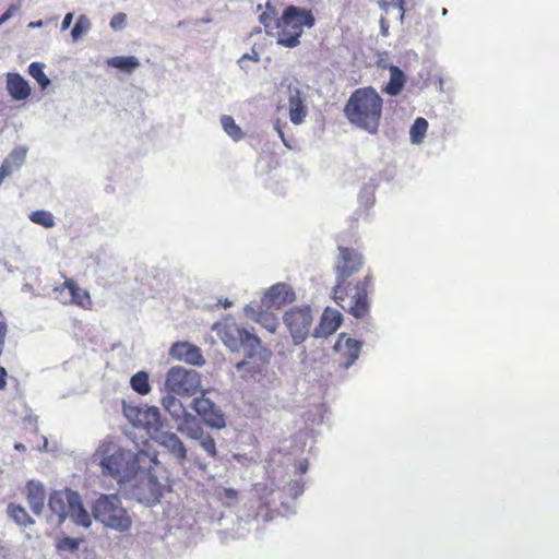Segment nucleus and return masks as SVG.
Returning a JSON list of instances; mask_svg holds the SVG:
<instances>
[{"mask_svg":"<svg viewBox=\"0 0 559 559\" xmlns=\"http://www.w3.org/2000/svg\"><path fill=\"white\" fill-rule=\"evenodd\" d=\"M308 115V107L305 103V98L297 88H289L288 97V116L289 120L294 124H300L305 121Z\"/></svg>","mask_w":559,"mask_h":559,"instance_id":"19","label":"nucleus"},{"mask_svg":"<svg viewBox=\"0 0 559 559\" xmlns=\"http://www.w3.org/2000/svg\"><path fill=\"white\" fill-rule=\"evenodd\" d=\"M248 362L247 361H239L236 364V369L240 372L242 371V369H245L247 367Z\"/></svg>","mask_w":559,"mask_h":559,"instance_id":"48","label":"nucleus"},{"mask_svg":"<svg viewBox=\"0 0 559 559\" xmlns=\"http://www.w3.org/2000/svg\"><path fill=\"white\" fill-rule=\"evenodd\" d=\"M69 514L76 525L90 527L92 524L90 513L84 509L78 492L69 493Z\"/></svg>","mask_w":559,"mask_h":559,"instance_id":"20","label":"nucleus"},{"mask_svg":"<svg viewBox=\"0 0 559 559\" xmlns=\"http://www.w3.org/2000/svg\"><path fill=\"white\" fill-rule=\"evenodd\" d=\"M20 2L10 4L7 11L0 16V26L4 24L7 21H9L11 17H13L14 14L20 10Z\"/></svg>","mask_w":559,"mask_h":559,"instance_id":"40","label":"nucleus"},{"mask_svg":"<svg viewBox=\"0 0 559 559\" xmlns=\"http://www.w3.org/2000/svg\"><path fill=\"white\" fill-rule=\"evenodd\" d=\"M404 84V72H391V79L382 91L391 96H395L402 91Z\"/></svg>","mask_w":559,"mask_h":559,"instance_id":"31","label":"nucleus"},{"mask_svg":"<svg viewBox=\"0 0 559 559\" xmlns=\"http://www.w3.org/2000/svg\"><path fill=\"white\" fill-rule=\"evenodd\" d=\"M334 349L338 355L340 365L344 368H348L358 358L361 349V343L346 336L345 333H342L334 345Z\"/></svg>","mask_w":559,"mask_h":559,"instance_id":"13","label":"nucleus"},{"mask_svg":"<svg viewBox=\"0 0 559 559\" xmlns=\"http://www.w3.org/2000/svg\"><path fill=\"white\" fill-rule=\"evenodd\" d=\"M276 129H277V131H278V134H280V135H281V138L283 139V138H284V133H283V131L281 130V128H280V127H277Z\"/></svg>","mask_w":559,"mask_h":559,"instance_id":"54","label":"nucleus"},{"mask_svg":"<svg viewBox=\"0 0 559 559\" xmlns=\"http://www.w3.org/2000/svg\"><path fill=\"white\" fill-rule=\"evenodd\" d=\"M26 500L34 514L41 513L46 500V490L40 483L31 480L26 485Z\"/></svg>","mask_w":559,"mask_h":559,"instance_id":"21","label":"nucleus"},{"mask_svg":"<svg viewBox=\"0 0 559 559\" xmlns=\"http://www.w3.org/2000/svg\"><path fill=\"white\" fill-rule=\"evenodd\" d=\"M221 123L224 131L234 140L240 141L243 138V133L240 127L235 122L234 118L230 116H223L221 118Z\"/></svg>","mask_w":559,"mask_h":559,"instance_id":"32","label":"nucleus"},{"mask_svg":"<svg viewBox=\"0 0 559 559\" xmlns=\"http://www.w3.org/2000/svg\"><path fill=\"white\" fill-rule=\"evenodd\" d=\"M72 20H73V13H67L61 23V28L62 29L69 28L72 23Z\"/></svg>","mask_w":559,"mask_h":559,"instance_id":"45","label":"nucleus"},{"mask_svg":"<svg viewBox=\"0 0 559 559\" xmlns=\"http://www.w3.org/2000/svg\"><path fill=\"white\" fill-rule=\"evenodd\" d=\"M94 518L106 526L127 532L131 528L132 520L127 510L122 508L117 495H103L93 506Z\"/></svg>","mask_w":559,"mask_h":559,"instance_id":"4","label":"nucleus"},{"mask_svg":"<svg viewBox=\"0 0 559 559\" xmlns=\"http://www.w3.org/2000/svg\"><path fill=\"white\" fill-rule=\"evenodd\" d=\"M84 542L83 538H73V537H61L56 542V549L58 551H76L81 544Z\"/></svg>","mask_w":559,"mask_h":559,"instance_id":"34","label":"nucleus"},{"mask_svg":"<svg viewBox=\"0 0 559 559\" xmlns=\"http://www.w3.org/2000/svg\"><path fill=\"white\" fill-rule=\"evenodd\" d=\"M245 313L249 319L259 323L271 333H275L280 325L276 316L270 311L257 310L252 306H247L245 308Z\"/></svg>","mask_w":559,"mask_h":559,"instance_id":"23","label":"nucleus"},{"mask_svg":"<svg viewBox=\"0 0 559 559\" xmlns=\"http://www.w3.org/2000/svg\"><path fill=\"white\" fill-rule=\"evenodd\" d=\"M38 82V84L41 86L43 90H45L49 84L50 81L46 76V72H29Z\"/></svg>","mask_w":559,"mask_h":559,"instance_id":"42","label":"nucleus"},{"mask_svg":"<svg viewBox=\"0 0 559 559\" xmlns=\"http://www.w3.org/2000/svg\"><path fill=\"white\" fill-rule=\"evenodd\" d=\"M44 68H45V64L41 62H32L28 66L27 70H44Z\"/></svg>","mask_w":559,"mask_h":559,"instance_id":"46","label":"nucleus"},{"mask_svg":"<svg viewBox=\"0 0 559 559\" xmlns=\"http://www.w3.org/2000/svg\"><path fill=\"white\" fill-rule=\"evenodd\" d=\"M150 461H151L154 465H157V464H158L157 454H154L152 457H150Z\"/></svg>","mask_w":559,"mask_h":559,"instance_id":"52","label":"nucleus"},{"mask_svg":"<svg viewBox=\"0 0 559 559\" xmlns=\"http://www.w3.org/2000/svg\"><path fill=\"white\" fill-rule=\"evenodd\" d=\"M284 323L288 329L293 342L299 345L306 341L312 325V313L308 306L294 307L285 312Z\"/></svg>","mask_w":559,"mask_h":559,"instance_id":"9","label":"nucleus"},{"mask_svg":"<svg viewBox=\"0 0 559 559\" xmlns=\"http://www.w3.org/2000/svg\"><path fill=\"white\" fill-rule=\"evenodd\" d=\"M71 490L53 491L49 496L48 506L50 511L58 516V522L62 523L69 514L68 498Z\"/></svg>","mask_w":559,"mask_h":559,"instance_id":"24","label":"nucleus"},{"mask_svg":"<svg viewBox=\"0 0 559 559\" xmlns=\"http://www.w3.org/2000/svg\"><path fill=\"white\" fill-rule=\"evenodd\" d=\"M195 440H200L201 447L207 453L209 456L215 457L217 455L215 440L210 435L204 436V433L202 432V437L197 438Z\"/></svg>","mask_w":559,"mask_h":559,"instance_id":"38","label":"nucleus"},{"mask_svg":"<svg viewBox=\"0 0 559 559\" xmlns=\"http://www.w3.org/2000/svg\"><path fill=\"white\" fill-rule=\"evenodd\" d=\"M26 154H27L26 147H24V146L15 147L10 153L8 158L4 159L3 163H9V165L11 166V170H13V167L19 168L23 165V163L25 162V158H26Z\"/></svg>","mask_w":559,"mask_h":559,"instance_id":"35","label":"nucleus"},{"mask_svg":"<svg viewBox=\"0 0 559 559\" xmlns=\"http://www.w3.org/2000/svg\"><path fill=\"white\" fill-rule=\"evenodd\" d=\"M295 300V293L284 283H277L264 294L262 302L267 307L281 308Z\"/></svg>","mask_w":559,"mask_h":559,"instance_id":"14","label":"nucleus"},{"mask_svg":"<svg viewBox=\"0 0 559 559\" xmlns=\"http://www.w3.org/2000/svg\"><path fill=\"white\" fill-rule=\"evenodd\" d=\"M154 440L160 447L165 448L180 463L187 460V449L181 439L176 433L162 431L154 437Z\"/></svg>","mask_w":559,"mask_h":559,"instance_id":"17","label":"nucleus"},{"mask_svg":"<svg viewBox=\"0 0 559 559\" xmlns=\"http://www.w3.org/2000/svg\"><path fill=\"white\" fill-rule=\"evenodd\" d=\"M447 13H448V10L443 8L442 9V15H447Z\"/></svg>","mask_w":559,"mask_h":559,"instance_id":"55","label":"nucleus"},{"mask_svg":"<svg viewBox=\"0 0 559 559\" xmlns=\"http://www.w3.org/2000/svg\"><path fill=\"white\" fill-rule=\"evenodd\" d=\"M428 129V122L425 118L418 117L409 130L411 140L414 144L423 142Z\"/></svg>","mask_w":559,"mask_h":559,"instance_id":"30","label":"nucleus"},{"mask_svg":"<svg viewBox=\"0 0 559 559\" xmlns=\"http://www.w3.org/2000/svg\"><path fill=\"white\" fill-rule=\"evenodd\" d=\"M29 219L33 223L40 225L45 228H51L55 226V217L48 211H44V210L35 211L29 215Z\"/></svg>","mask_w":559,"mask_h":559,"instance_id":"33","label":"nucleus"},{"mask_svg":"<svg viewBox=\"0 0 559 559\" xmlns=\"http://www.w3.org/2000/svg\"><path fill=\"white\" fill-rule=\"evenodd\" d=\"M383 110V99L370 86L359 87L352 93L344 107V115L355 127L377 134Z\"/></svg>","mask_w":559,"mask_h":559,"instance_id":"2","label":"nucleus"},{"mask_svg":"<svg viewBox=\"0 0 559 559\" xmlns=\"http://www.w3.org/2000/svg\"><path fill=\"white\" fill-rule=\"evenodd\" d=\"M165 386L169 393L180 396H191L200 390L201 378L195 370L175 366L167 372Z\"/></svg>","mask_w":559,"mask_h":559,"instance_id":"8","label":"nucleus"},{"mask_svg":"<svg viewBox=\"0 0 559 559\" xmlns=\"http://www.w3.org/2000/svg\"><path fill=\"white\" fill-rule=\"evenodd\" d=\"M217 335L231 352L243 349L247 357L254 356L261 346V340L257 335L234 321H225L218 324Z\"/></svg>","mask_w":559,"mask_h":559,"instance_id":"5","label":"nucleus"},{"mask_svg":"<svg viewBox=\"0 0 559 559\" xmlns=\"http://www.w3.org/2000/svg\"><path fill=\"white\" fill-rule=\"evenodd\" d=\"M253 59V57L249 56V55H243L239 60H238V63L240 64V67L242 68V63L247 60H251Z\"/></svg>","mask_w":559,"mask_h":559,"instance_id":"47","label":"nucleus"},{"mask_svg":"<svg viewBox=\"0 0 559 559\" xmlns=\"http://www.w3.org/2000/svg\"><path fill=\"white\" fill-rule=\"evenodd\" d=\"M7 88L14 100H24L31 94L28 83L16 72H8Z\"/></svg>","mask_w":559,"mask_h":559,"instance_id":"22","label":"nucleus"},{"mask_svg":"<svg viewBox=\"0 0 559 559\" xmlns=\"http://www.w3.org/2000/svg\"><path fill=\"white\" fill-rule=\"evenodd\" d=\"M130 384L132 390L141 395H146L151 391L148 374L145 371H139L133 374Z\"/></svg>","mask_w":559,"mask_h":559,"instance_id":"29","label":"nucleus"},{"mask_svg":"<svg viewBox=\"0 0 559 559\" xmlns=\"http://www.w3.org/2000/svg\"><path fill=\"white\" fill-rule=\"evenodd\" d=\"M276 11L269 3L266 4V11L263 12L259 16L260 23H262L266 28L274 26L276 28V20L280 17L276 16Z\"/></svg>","mask_w":559,"mask_h":559,"instance_id":"37","label":"nucleus"},{"mask_svg":"<svg viewBox=\"0 0 559 559\" xmlns=\"http://www.w3.org/2000/svg\"><path fill=\"white\" fill-rule=\"evenodd\" d=\"M278 32L277 43L282 46L293 48L299 44L302 31H295L289 26H276Z\"/></svg>","mask_w":559,"mask_h":559,"instance_id":"26","label":"nucleus"},{"mask_svg":"<svg viewBox=\"0 0 559 559\" xmlns=\"http://www.w3.org/2000/svg\"><path fill=\"white\" fill-rule=\"evenodd\" d=\"M162 404L166 412L177 423V430L185 433L190 439L202 437V427L198 419L190 414L180 400L174 395L163 397Z\"/></svg>","mask_w":559,"mask_h":559,"instance_id":"7","label":"nucleus"},{"mask_svg":"<svg viewBox=\"0 0 559 559\" xmlns=\"http://www.w3.org/2000/svg\"><path fill=\"white\" fill-rule=\"evenodd\" d=\"M170 355L177 360L185 361L193 366H202L204 358L201 349L188 342H176L170 347Z\"/></svg>","mask_w":559,"mask_h":559,"instance_id":"16","label":"nucleus"},{"mask_svg":"<svg viewBox=\"0 0 559 559\" xmlns=\"http://www.w3.org/2000/svg\"><path fill=\"white\" fill-rule=\"evenodd\" d=\"M343 316L338 310L325 308L319 325L314 329L316 337H328L332 335L342 324Z\"/></svg>","mask_w":559,"mask_h":559,"instance_id":"18","label":"nucleus"},{"mask_svg":"<svg viewBox=\"0 0 559 559\" xmlns=\"http://www.w3.org/2000/svg\"><path fill=\"white\" fill-rule=\"evenodd\" d=\"M143 456H148V454L143 450L133 453L110 437L103 439L93 454L94 460L98 462L102 468V473L118 481L132 479L140 469V462Z\"/></svg>","mask_w":559,"mask_h":559,"instance_id":"1","label":"nucleus"},{"mask_svg":"<svg viewBox=\"0 0 559 559\" xmlns=\"http://www.w3.org/2000/svg\"><path fill=\"white\" fill-rule=\"evenodd\" d=\"M8 514L20 526L34 524V520L21 504L10 503L8 506Z\"/></svg>","mask_w":559,"mask_h":559,"instance_id":"28","label":"nucleus"},{"mask_svg":"<svg viewBox=\"0 0 559 559\" xmlns=\"http://www.w3.org/2000/svg\"><path fill=\"white\" fill-rule=\"evenodd\" d=\"M192 408L202 418L205 425L216 429L225 427L224 414L204 395L195 397L192 401Z\"/></svg>","mask_w":559,"mask_h":559,"instance_id":"11","label":"nucleus"},{"mask_svg":"<svg viewBox=\"0 0 559 559\" xmlns=\"http://www.w3.org/2000/svg\"><path fill=\"white\" fill-rule=\"evenodd\" d=\"M166 489V485L158 481L157 477L150 471L145 483L139 488L140 501L147 506L159 502Z\"/></svg>","mask_w":559,"mask_h":559,"instance_id":"15","label":"nucleus"},{"mask_svg":"<svg viewBox=\"0 0 559 559\" xmlns=\"http://www.w3.org/2000/svg\"><path fill=\"white\" fill-rule=\"evenodd\" d=\"M338 254L334 263L336 280H354L365 266V258L357 249L348 247L346 239L341 235L337 237Z\"/></svg>","mask_w":559,"mask_h":559,"instance_id":"6","label":"nucleus"},{"mask_svg":"<svg viewBox=\"0 0 559 559\" xmlns=\"http://www.w3.org/2000/svg\"><path fill=\"white\" fill-rule=\"evenodd\" d=\"M29 28H34V27H40L43 26V21H36V22H29L28 25H27Z\"/></svg>","mask_w":559,"mask_h":559,"instance_id":"49","label":"nucleus"},{"mask_svg":"<svg viewBox=\"0 0 559 559\" xmlns=\"http://www.w3.org/2000/svg\"><path fill=\"white\" fill-rule=\"evenodd\" d=\"M14 449L17 451H25V445L23 443L17 442L14 444Z\"/></svg>","mask_w":559,"mask_h":559,"instance_id":"51","label":"nucleus"},{"mask_svg":"<svg viewBox=\"0 0 559 559\" xmlns=\"http://www.w3.org/2000/svg\"><path fill=\"white\" fill-rule=\"evenodd\" d=\"M380 24H381L382 33L385 34L386 31H388V26L385 24V20L381 19Z\"/></svg>","mask_w":559,"mask_h":559,"instance_id":"50","label":"nucleus"},{"mask_svg":"<svg viewBox=\"0 0 559 559\" xmlns=\"http://www.w3.org/2000/svg\"><path fill=\"white\" fill-rule=\"evenodd\" d=\"M105 64L118 70H133L142 67L138 58L134 56H118L109 58L105 61Z\"/></svg>","mask_w":559,"mask_h":559,"instance_id":"27","label":"nucleus"},{"mask_svg":"<svg viewBox=\"0 0 559 559\" xmlns=\"http://www.w3.org/2000/svg\"><path fill=\"white\" fill-rule=\"evenodd\" d=\"M223 496L227 499L234 500L237 498L238 492H237V490H235L233 488H224Z\"/></svg>","mask_w":559,"mask_h":559,"instance_id":"44","label":"nucleus"},{"mask_svg":"<svg viewBox=\"0 0 559 559\" xmlns=\"http://www.w3.org/2000/svg\"><path fill=\"white\" fill-rule=\"evenodd\" d=\"M230 305H231V302H229V301H225V304H224L225 307H229Z\"/></svg>","mask_w":559,"mask_h":559,"instance_id":"56","label":"nucleus"},{"mask_svg":"<svg viewBox=\"0 0 559 559\" xmlns=\"http://www.w3.org/2000/svg\"><path fill=\"white\" fill-rule=\"evenodd\" d=\"M372 286L373 275L370 271L361 280H336L332 298L345 312L356 319H364L370 311L369 293Z\"/></svg>","mask_w":559,"mask_h":559,"instance_id":"3","label":"nucleus"},{"mask_svg":"<svg viewBox=\"0 0 559 559\" xmlns=\"http://www.w3.org/2000/svg\"><path fill=\"white\" fill-rule=\"evenodd\" d=\"M389 70L394 71V70H401V69L397 66H391L389 68Z\"/></svg>","mask_w":559,"mask_h":559,"instance_id":"53","label":"nucleus"},{"mask_svg":"<svg viewBox=\"0 0 559 559\" xmlns=\"http://www.w3.org/2000/svg\"><path fill=\"white\" fill-rule=\"evenodd\" d=\"M8 372L4 367H0V390L7 386Z\"/></svg>","mask_w":559,"mask_h":559,"instance_id":"43","label":"nucleus"},{"mask_svg":"<svg viewBox=\"0 0 559 559\" xmlns=\"http://www.w3.org/2000/svg\"><path fill=\"white\" fill-rule=\"evenodd\" d=\"M404 3H405V0H394L393 2H385V1H382V2H380V8H381L385 13H389V10H390L391 8H393V9H397L399 14H400V20H401V21H403V19H404V12H405Z\"/></svg>","mask_w":559,"mask_h":559,"instance_id":"39","label":"nucleus"},{"mask_svg":"<svg viewBox=\"0 0 559 559\" xmlns=\"http://www.w3.org/2000/svg\"><path fill=\"white\" fill-rule=\"evenodd\" d=\"M139 425L143 426L150 433L158 432L162 427L160 413L157 407H147L138 412Z\"/></svg>","mask_w":559,"mask_h":559,"instance_id":"25","label":"nucleus"},{"mask_svg":"<svg viewBox=\"0 0 559 559\" xmlns=\"http://www.w3.org/2000/svg\"><path fill=\"white\" fill-rule=\"evenodd\" d=\"M127 14L126 13H117L110 20V27L115 31L121 29L126 23Z\"/></svg>","mask_w":559,"mask_h":559,"instance_id":"41","label":"nucleus"},{"mask_svg":"<svg viewBox=\"0 0 559 559\" xmlns=\"http://www.w3.org/2000/svg\"><path fill=\"white\" fill-rule=\"evenodd\" d=\"M91 28V21L85 15H80L72 27L71 36L73 40H78L82 35L86 34Z\"/></svg>","mask_w":559,"mask_h":559,"instance_id":"36","label":"nucleus"},{"mask_svg":"<svg viewBox=\"0 0 559 559\" xmlns=\"http://www.w3.org/2000/svg\"><path fill=\"white\" fill-rule=\"evenodd\" d=\"M64 289H68L71 295L69 304L83 309H92L93 301L90 293L81 288L73 278L66 277L62 284L53 287L52 292L57 298H60Z\"/></svg>","mask_w":559,"mask_h":559,"instance_id":"12","label":"nucleus"},{"mask_svg":"<svg viewBox=\"0 0 559 559\" xmlns=\"http://www.w3.org/2000/svg\"><path fill=\"white\" fill-rule=\"evenodd\" d=\"M314 16L310 10L288 5L285 8L282 16L276 20V26H289L295 31H302L304 26L312 27L314 25Z\"/></svg>","mask_w":559,"mask_h":559,"instance_id":"10","label":"nucleus"}]
</instances>
